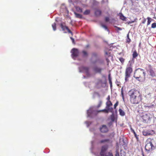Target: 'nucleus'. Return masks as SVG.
I'll return each mask as SVG.
<instances>
[{
    "instance_id": "f257e3e1",
    "label": "nucleus",
    "mask_w": 156,
    "mask_h": 156,
    "mask_svg": "<svg viewBox=\"0 0 156 156\" xmlns=\"http://www.w3.org/2000/svg\"><path fill=\"white\" fill-rule=\"evenodd\" d=\"M100 143H105L101 147V151L100 154H95L96 156H113L112 153L110 152L106 153V151L108 149L109 146L112 145V141L109 139H105L102 140L100 141Z\"/></svg>"
},
{
    "instance_id": "f03ea898",
    "label": "nucleus",
    "mask_w": 156,
    "mask_h": 156,
    "mask_svg": "<svg viewBox=\"0 0 156 156\" xmlns=\"http://www.w3.org/2000/svg\"><path fill=\"white\" fill-rule=\"evenodd\" d=\"M128 94L132 104H137L141 101V95L138 91L132 89L129 91Z\"/></svg>"
},
{
    "instance_id": "7ed1b4c3",
    "label": "nucleus",
    "mask_w": 156,
    "mask_h": 156,
    "mask_svg": "<svg viewBox=\"0 0 156 156\" xmlns=\"http://www.w3.org/2000/svg\"><path fill=\"white\" fill-rule=\"evenodd\" d=\"M94 107H92L90 108V109H92L93 111V112H92V113L91 114L90 113V112L91 111H90V110H89L87 111V117H89L90 118H93L94 116L96 115L98 112H105V113H108V112H112L113 111V108L112 107H110L106 108V109L99 111L94 110L93 109Z\"/></svg>"
},
{
    "instance_id": "20e7f679",
    "label": "nucleus",
    "mask_w": 156,
    "mask_h": 156,
    "mask_svg": "<svg viewBox=\"0 0 156 156\" xmlns=\"http://www.w3.org/2000/svg\"><path fill=\"white\" fill-rule=\"evenodd\" d=\"M91 61L92 63L94 64H101L103 63L102 61L98 57L97 54L96 53H92Z\"/></svg>"
},
{
    "instance_id": "39448f33",
    "label": "nucleus",
    "mask_w": 156,
    "mask_h": 156,
    "mask_svg": "<svg viewBox=\"0 0 156 156\" xmlns=\"http://www.w3.org/2000/svg\"><path fill=\"white\" fill-rule=\"evenodd\" d=\"M146 73L144 70L141 68H137L136 69L134 72L133 77H135V75L142 77V79L145 78Z\"/></svg>"
},
{
    "instance_id": "423d86ee",
    "label": "nucleus",
    "mask_w": 156,
    "mask_h": 156,
    "mask_svg": "<svg viewBox=\"0 0 156 156\" xmlns=\"http://www.w3.org/2000/svg\"><path fill=\"white\" fill-rule=\"evenodd\" d=\"M78 69L80 73H84L87 76H89L90 75L89 71V69L88 67L82 66L79 67Z\"/></svg>"
},
{
    "instance_id": "0eeeda50",
    "label": "nucleus",
    "mask_w": 156,
    "mask_h": 156,
    "mask_svg": "<svg viewBox=\"0 0 156 156\" xmlns=\"http://www.w3.org/2000/svg\"><path fill=\"white\" fill-rule=\"evenodd\" d=\"M132 68L131 66L126 68V70L125 77V80L126 81H128V78L130 77V74L132 73Z\"/></svg>"
},
{
    "instance_id": "6e6552de",
    "label": "nucleus",
    "mask_w": 156,
    "mask_h": 156,
    "mask_svg": "<svg viewBox=\"0 0 156 156\" xmlns=\"http://www.w3.org/2000/svg\"><path fill=\"white\" fill-rule=\"evenodd\" d=\"M72 53V58L75 59V58L78 56L79 51L77 49L75 48H73L71 51Z\"/></svg>"
},
{
    "instance_id": "1a4fd4ad",
    "label": "nucleus",
    "mask_w": 156,
    "mask_h": 156,
    "mask_svg": "<svg viewBox=\"0 0 156 156\" xmlns=\"http://www.w3.org/2000/svg\"><path fill=\"white\" fill-rule=\"evenodd\" d=\"M154 148V147L151 142H150L146 145L145 149L146 150L149 151Z\"/></svg>"
},
{
    "instance_id": "9d476101",
    "label": "nucleus",
    "mask_w": 156,
    "mask_h": 156,
    "mask_svg": "<svg viewBox=\"0 0 156 156\" xmlns=\"http://www.w3.org/2000/svg\"><path fill=\"white\" fill-rule=\"evenodd\" d=\"M100 132L103 133H107L108 131V129L107 126L105 125H102L99 128Z\"/></svg>"
},
{
    "instance_id": "9b49d317",
    "label": "nucleus",
    "mask_w": 156,
    "mask_h": 156,
    "mask_svg": "<svg viewBox=\"0 0 156 156\" xmlns=\"http://www.w3.org/2000/svg\"><path fill=\"white\" fill-rule=\"evenodd\" d=\"M154 133V132L153 130H150L144 131L143 132V135L144 136H147L150 135H152Z\"/></svg>"
},
{
    "instance_id": "f8f14e48",
    "label": "nucleus",
    "mask_w": 156,
    "mask_h": 156,
    "mask_svg": "<svg viewBox=\"0 0 156 156\" xmlns=\"http://www.w3.org/2000/svg\"><path fill=\"white\" fill-rule=\"evenodd\" d=\"M94 71L96 73H101L102 71L104 70V69L95 66L93 68Z\"/></svg>"
},
{
    "instance_id": "ddd939ff",
    "label": "nucleus",
    "mask_w": 156,
    "mask_h": 156,
    "mask_svg": "<svg viewBox=\"0 0 156 156\" xmlns=\"http://www.w3.org/2000/svg\"><path fill=\"white\" fill-rule=\"evenodd\" d=\"M102 101H101V100H100L99 101V104H98V105H97V107L95 106H91V107H90V108L89 109L87 110V111L88 110H90L91 111L90 112V114H91L92 113V112H93V110L92 109H90V108L91 107H94L93 108V109L94 110H96V109L98 108H99V107H100L101 105V104H102Z\"/></svg>"
},
{
    "instance_id": "4468645a",
    "label": "nucleus",
    "mask_w": 156,
    "mask_h": 156,
    "mask_svg": "<svg viewBox=\"0 0 156 156\" xmlns=\"http://www.w3.org/2000/svg\"><path fill=\"white\" fill-rule=\"evenodd\" d=\"M120 145L124 147H126L127 145V142L126 140H125L123 138L120 139Z\"/></svg>"
},
{
    "instance_id": "2eb2a0df",
    "label": "nucleus",
    "mask_w": 156,
    "mask_h": 156,
    "mask_svg": "<svg viewBox=\"0 0 156 156\" xmlns=\"http://www.w3.org/2000/svg\"><path fill=\"white\" fill-rule=\"evenodd\" d=\"M150 117L149 115L146 114L143 115L142 116V119H143V121H144L145 122L149 120L150 119Z\"/></svg>"
},
{
    "instance_id": "dca6fc26",
    "label": "nucleus",
    "mask_w": 156,
    "mask_h": 156,
    "mask_svg": "<svg viewBox=\"0 0 156 156\" xmlns=\"http://www.w3.org/2000/svg\"><path fill=\"white\" fill-rule=\"evenodd\" d=\"M149 72L151 76L153 77L155 76V73L151 66H149Z\"/></svg>"
},
{
    "instance_id": "f3484780",
    "label": "nucleus",
    "mask_w": 156,
    "mask_h": 156,
    "mask_svg": "<svg viewBox=\"0 0 156 156\" xmlns=\"http://www.w3.org/2000/svg\"><path fill=\"white\" fill-rule=\"evenodd\" d=\"M101 10L98 9H95L94 12V14L96 16H100L101 15Z\"/></svg>"
},
{
    "instance_id": "a211bd4d",
    "label": "nucleus",
    "mask_w": 156,
    "mask_h": 156,
    "mask_svg": "<svg viewBox=\"0 0 156 156\" xmlns=\"http://www.w3.org/2000/svg\"><path fill=\"white\" fill-rule=\"evenodd\" d=\"M119 16L120 17V19L122 20L123 21H125L126 18L124 16L123 14L122 13H119Z\"/></svg>"
},
{
    "instance_id": "6ab92c4d",
    "label": "nucleus",
    "mask_w": 156,
    "mask_h": 156,
    "mask_svg": "<svg viewBox=\"0 0 156 156\" xmlns=\"http://www.w3.org/2000/svg\"><path fill=\"white\" fill-rule=\"evenodd\" d=\"M60 27H61L63 31H65L66 30H67L68 27L67 26H64L62 23H61L60 25Z\"/></svg>"
},
{
    "instance_id": "aec40b11",
    "label": "nucleus",
    "mask_w": 156,
    "mask_h": 156,
    "mask_svg": "<svg viewBox=\"0 0 156 156\" xmlns=\"http://www.w3.org/2000/svg\"><path fill=\"white\" fill-rule=\"evenodd\" d=\"M119 114L120 115L122 116L125 115V112L121 109L119 108Z\"/></svg>"
},
{
    "instance_id": "412c9836",
    "label": "nucleus",
    "mask_w": 156,
    "mask_h": 156,
    "mask_svg": "<svg viewBox=\"0 0 156 156\" xmlns=\"http://www.w3.org/2000/svg\"><path fill=\"white\" fill-rule=\"evenodd\" d=\"M74 14L76 17L77 18L82 19L83 18L82 15L79 13H78L76 12H74Z\"/></svg>"
},
{
    "instance_id": "4be33fe9",
    "label": "nucleus",
    "mask_w": 156,
    "mask_h": 156,
    "mask_svg": "<svg viewBox=\"0 0 156 156\" xmlns=\"http://www.w3.org/2000/svg\"><path fill=\"white\" fill-rule=\"evenodd\" d=\"M106 108L110 107V106L112 105V103L110 101H107V102H106Z\"/></svg>"
},
{
    "instance_id": "5701e85b",
    "label": "nucleus",
    "mask_w": 156,
    "mask_h": 156,
    "mask_svg": "<svg viewBox=\"0 0 156 156\" xmlns=\"http://www.w3.org/2000/svg\"><path fill=\"white\" fill-rule=\"evenodd\" d=\"M101 26L105 30H106L107 31H108L109 33V30L108 29L106 25L103 24H101Z\"/></svg>"
},
{
    "instance_id": "b1692460",
    "label": "nucleus",
    "mask_w": 156,
    "mask_h": 156,
    "mask_svg": "<svg viewBox=\"0 0 156 156\" xmlns=\"http://www.w3.org/2000/svg\"><path fill=\"white\" fill-rule=\"evenodd\" d=\"M76 10L79 12H82L83 11L82 9L79 7H76Z\"/></svg>"
},
{
    "instance_id": "393cba45",
    "label": "nucleus",
    "mask_w": 156,
    "mask_h": 156,
    "mask_svg": "<svg viewBox=\"0 0 156 156\" xmlns=\"http://www.w3.org/2000/svg\"><path fill=\"white\" fill-rule=\"evenodd\" d=\"M138 56V54L136 51H135L133 54V58H136Z\"/></svg>"
},
{
    "instance_id": "a878e982",
    "label": "nucleus",
    "mask_w": 156,
    "mask_h": 156,
    "mask_svg": "<svg viewBox=\"0 0 156 156\" xmlns=\"http://www.w3.org/2000/svg\"><path fill=\"white\" fill-rule=\"evenodd\" d=\"M52 27L53 28V29L54 31H55L56 30V24L55 23H54L52 24Z\"/></svg>"
},
{
    "instance_id": "bb28decb",
    "label": "nucleus",
    "mask_w": 156,
    "mask_h": 156,
    "mask_svg": "<svg viewBox=\"0 0 156 156\" xmlns=\"http://www.w3.org/2000/svg\"><path fill=\"white\" fill-rule=\"evenodd\" d=\"M90 11L89 10H86L85 11L83 12V14L85 15H87L90 14Z\"/></svg>"
},
{
    "instance_id": "cd10ccee",
    "label": "nucleus",
    "mask_w": 156,
    "mask_h": 156,
    "mask_svg": "<svg viewBox=\"0 0 156 156\" xmlns=\"http://www.w3.org/2000/svg\"><path fill=\"white\" fill-rule=\"evenodd\" d=\"M134 78H135L137 80L140 81H141V79H140V78H142V77H139V76H138L137 75H135V77H133Z\"/></svg>"
},
{
    "instance_id": "c85d7f7f",
    "label": "nucleus",
    "mask_w": 156,
    "mask_h": 156,
    "mask_svg": "<svg viewBox=\"0 0 156 156\" xmlns=\"http://www.w3.org/2000/svg\"><path fill=\"white\" fill-rule=\"evenodd\" d=\"M111 119L112 122H114L115 120V115L113 114L111 115Z\"/></svg>"
},
{
    "instance_id": "c756f323",
    "label": "nucleus",
    "mask_w": 156,
    "mask_h": 156,
    "mask_svg": "<svg viewBox=\"0 0 156 156\" xmlns=\"http://www.w3.org/2000/svg\"><path fill=\"white\" fill-rule=\"evenodd\" d=\"M114 27L115 28V30L117 31L122 30V29L121 28L118 27L117 26H114Z\"/></svg>"
},
{
    "instance_id": "7c9ffc66",
    "label": "nucleus",
    "mask_w": 156,
    "mask_h": 156,
    "mask_svg": "<svg viewBox=\"0 0 156 156\" xmlns=\"http://www.w3.org/2000/svg\"><path fill=\"white\" fill-rule=\"evenodd\" d=\"M79 0H69V1L70 2H73V3H76L78 2Z\"/></svg>"
},
{
    "instance_id": "2f4dec72",
    "label": "nucleus",
    "mask_w": 156,
    "mask_h": 156,
    "mask_svg": "<svg viewBox=\"0 0 156 156\" xmlns=\"http://www.w3.org/2000/svg\"><path fill=\"white\" fill-rule=\"evenodd\" d=\"M108 80H109V83H112V80H111V76H110V74H109V75H108Z\"/></svg>"
},
{
    "instance_id": "473e14b6",
    "label": "nucleus",
    "mask_w": 156,
    "mask_h": 156,
    "mask_svg": "<svg viewBox=\"0 0 156 156\" xmlns=\"http://www.w3.org/2000/svg\"><path fill=\"white\" fill-rule=\"evenodd\" d=\"M127 42L128 43H129L130 42L131 40L129 38V34H128L127 35Z\"/></svg>"
},
{
    "instance_id": "72a5a7b5",
    "label": "nucleus",
    "mask_w": 156,
    "mask_h": 156,
    "mask_svg": "<svg viewBox=\"0 0 156 156\" xmlns=\"http://www.w3.org/2000/svg\"><path fill=\"white\" fill-rule=\"evenodd\" d=\"M85 123L86 124L87 127H88L91 124V122H90L87 121H86Z\"/></svg>"
},
{
    "instance_id": "f704fd0d",
    "label": "nucleus",
    "mask_w": 156,
    "mask_h": 156,
    "mask_svg": "<svg viewBox=\"0 0 156 156\" xmlns=\"http://www.w3.org/2000/svg\"><path fill=\"white\" fill-rule=\"evenodd\" d=\"M151 19V18H150L149 17L147 18V20H148L147 23V25H149L150 24V23L151 22V21L150 20Z\"/></svg>"
},
{
    "instance_id": "c9c22d12",
    "label": "nucleus",
    "mask_w": 156,
    "mask_h": 156,
    "mask_svg": "<svg viewBox=\"0 0 156 156\" xmlns=\"http://www.w3.org/2000/svg\"><path fill=\"white\" fill-rule=\"evenodd\" d=\"M151 27L152 28H155L156 27V23H153L152 24Z\"/></svg>"
},
{
    "instance_id": "e433bc0d",
    "label": "nucleus",
    "mask_w": 156,
    "mask_h": 156,
    "mask_svg": "<svg viewBox=\"0 0 156 156\" xmlns=\"http://www.w3.org/2000/svg\"><path fill=\"white\" fill-rule=\"evenodd\" d=\"M83 56H86L87 55V52L84 51H83Z\"/></svg>"
},
{
    "instance_id": "4c0bfd02",
    "label": "nucleus",
    "mask_w": 156,
    "mask_h": 156,
    "mask_svg": "<svg viewBox=\"0 0 156 156\" xmlns=\"http://www.w3.org/2000/svg\"><path fill=\"white\" fill-rule=\"evenodd\" d=\"M119 104V102L118 101H117L115 104L114 105V108L115 109L116 107Z\"/></svg>"
},
{
    "instance_id": "58836bf2",
    "label": "nucleus",
    "mask_w": 156,
    "mask_h": 156,
    "mask_svg": "<svg viewBox=\"0 0 156 156\" xmlns=\"http://www.w3.org/2000/svg\"><path fill=\"white\" fill-rule=\"evenodd\" d=\"M132 131L133 132V133L134 135V136H135V137L137 139H138V137L137 136V135L136 134V133L135 131H134V130H132Z\"/></svg>"
},
{
    "instance_id": "ea45409f",
    "label": "nucleus",
    "mask_w": 156,
    "mask_h": 156,
    "mask_svg": "<svg viewBox=\"0 0 156 156\" xmlns=\"http://www.w3.org/2000/svg\"><path fill=\"white\" fill-rule=\"evenodd\" d=\"M119 61L122 62L123 63L124 61V59L122 58H119Z\"/></svg>"
},
{
    "instance_id": "a19ab883",
    "label": "nucleus",
    "mask_w": 156,
    "mask_h": 156,
    "mask_svg": "<svg viewBox=\"0 0 156 156\" xmlns=\"http://www.w3.org/2000/svg\"><path fill=\"white\" fill-rule=\"evenodd\" d=\"M121 95L122 96V98L124 100V94H123V91L122 88L121 89Z\"/></svg>"
},
{
    "instance_id": "79ce46f5",
    "label": "nucleus",
    "mask_w": 156,
    "mask_h": 156,
    "mask_svg": "<svg viewBox=\"0 0 156 156\" xmlns=\"http://www.w3.org/2000/svg\"><path fill=\"white\" fill-rule=\"evenodd\" d=\"M105 20L106 22H108L109 20V18L108 17H105Z\"/></svg>"
},
{
    "instance_id": "37998d69",
    "label": "nucleus",
    "mask_w": 156,
    "mask_h": 156,
    "mask_svg": "<svg viewBox=\"0 0 156 156\" xmlns=\"http://www.w3.org/2000/svg\"><path fill=\"white\" fill-rule=\"evenodd\" d=\"M70 38L71 40L72 41L73 43V44H75V41H74V39L72 37H70Z\"/></svg>"
},
{
    "instance_id": "c03bdc74",
    "label": "nucleus",
    "mask_w": 156,
    "mask_h": 156,
    "mask_svg": "<svg viewBox=\"0 0 156 156\" xmlns=\"http://www.w3.org/2000/svg\"><path fill=\"white\" fill-rule=\"evenodd\" d=\"M67 31L68 33H71L72 35H73V33L71 31V30L69 29L68 27L66 30Z\"/></svg>"
},
{
    "instance_id": "a18cd8bd",
    "label": "nucleus",
    "mask_w": 156,
    "mask_h": 156,
    "mask_svg": "<svg viewBox=\"0 0 156 156\" xmlns=\"http://www.w3.org/2000/svg\"><path fill=\"white\" fill-rule=\"evenodd\" d=\"M115 156H119V153L118 151H116Z\"/></svg>"
},
{
    "instance_id": "49530a36",
    "label": "nucleus",
    "mask_w": 156,
    "mask_h": 156,
    "mask_svg": "<svg viewBox=\"0 0 156 156\" xmlns=\"http://www.w3.org/2000/svg\"><path fill=\"white\" fill-rule=\"evenodd\" d=\"M98 83L100 84H102V82L101 79H99L98 80Z\"/></svg>"
},
{
    "instance_id": "de8ad7c7",
    "label": "nucleus",
    "mask_w": 156,
    "mask_h": 156,
    "mask_svg": "<svg viewBox=\"0 0 156 156\" xmlns=\"http://www.w3.org/2000/svg\"><path fill=\"white\" fill-rule=\"evenodd\" d=\"M134 22V21H129V22H128V24H130V23H133Z\"/></svg>"
},
{
    "instance_id": "09e8293b",
    "label": "nucleus",
    "mask_w": 156,
    "mask_h": 156,
    "mask_svg": "<svg viewBox=\"0 0 156 156\" xmlns=\"http://www.w3.org/2000/svg\"><path fill=\"white\" fill-rule=\"evenodd\" d=\"M107 99L108 101H110V96L109 95L108 96Z\"/></svg>"
},
{
    "instance_id": "8fccbe9b",
    "label": "nucleus",
    "mask_w": 156,
    "mask_h": 156,
    "mask_svg": "<svg viewBox=\"0 0 156 156\" xmlns=\"http://www.w3.org/2000/svg\"><path fill=\"white\" fill-rule=\"evenodd\" d=\"M94 128H92V129H90V132H92L93 131H94Z\"/></svg>"
},
{
    "instance_id": "3c124183",
    "label": "nucleus",
    "mask_w": 156,
    "mask_h": 156,
    "mask_svg": "<svg viewBox=\"0 0 156 156\" xmlns=\"http://www.w3.org/2000/svg\"><path fill=\"white\" fill-rule=\"evenodd\" d=\"M106 1L108 2V0H102V2L103 3L105 2Z\"/></svg>"
},
{
    "instance_id": "603ef678",
    "label": "nucleus",
    "mask_w": 156,
    "mask_h": 156,
    "mask_svg": "<svg viewBox=\"0 0 156 156\" xmlns=\"http://www.w3.org/2000/svg\"><path fill=\"white\" fill-rule=\"evenodd\" d=\"M82 2H86L87 0H81Z\"/></svg>"
},
{
    "instance_id": "864d4df0",
    "label": "nucleus",
    "mask_w": 156,
    "mask_h": 156,
    "mask_svg": "<svg viewBox=\"0 0 156 156\" xmlns=\"http://www.w3.org/2000/svg\"><path fill=\"white\" fill-rule=\"evenodd\" d=\"M110 87H111V88L112 87V83H110Z\"/></svg>"
},
{
    "instance_id": "5fc2aeb1",
    "label": "nucleus",
    "mask_w": 156,
    "mask_h": 156,
    "mask_svg": "<svg viewBox=\"0 0 156 156\" xmlns=\"http://www.w3.org/2000/svg\"><path fill=\"white\" fill-rule=\"evenodd\" d=\"M93 141H92L91 142V144H92L91 148H93Z\"/></svg>"
},
{
    "instance_id": "6e6d98bb",
    "label": "nucleus",
    "mask_w": 156,
    "mask_h": 156,
    "mask_svg": "<svg viewBox=\"0 0 156 156\" xmlns=\"http://www.w3.org/2000/svg\"><path fill=\"white\" fill-rule=\"evenodd\" d=\"M112 123L111 122H109V125H111Z\"/></svg>"
},
{
    "instance_id": "4d7b16f0",
    "label": "nucleus",
    "mask_w": 156,
    "mask_h": 156,
    "mask_svg": "<svg viewBox=\"0 0 156 156\" xmlns=\"http://www.w3.org/2000/svg\"><path fill=\"white\" fill-rule=\"evenodd\" d=\"M105 54H106V55H108V53H107V52H105Z\"/></svg>"
},
{
    "instance_id": "13d9d810",
    "label": "nucleus",
    "mask_w": 156,
    "mask_h": 156,
    "mask_svg": "<svg viewBox=\"0 0 156 156\" xmlns=\"http://www.w3.org/2000/svg\"><path fill=\"white\" fill-rule=\"evenodd\" d=\"M83 78H85L86 77L84 76H83Z\"/></svg>"
},
{
    "instance_id": "bf43d9fd",
    "label": "nucleus",
    "mask_w": 156,
    "mask_h": 156,
    "mask_svg": "<svg viewBox=\"0 0 156 156\" xmlns=\"http://www.w3.org/2000/svg\"><path fill=\"white\" fill-rule=\"evenodd\" d=\"M57 18H56V19H55V21H57Z\"/></svg>"
},
{
    "instance_id": "052dcab7",
    "label": "nucleus",
    "mask_w": 156,
    "mask_h": 156,
    "mask_svg": "<svg viewBox=\"0 0 156 156\" xmlns=\"http://www.w3.org/2000/svg\"><path fill=\"white\" fill-rule=\"evenodd\" d=\"M64 33H66V32H64Z\"/></svg>"
},
{
    "instance_id": "680f3d73",
    "label": "nucleus",
    "mask_w": 156,
    "mask_h": 156,
    "mask_svg": "<svg viewBox=\"0 0 156 156\" xmlns=\"http://www.w3.org/2000/svg\"><path fill=\"white\" fill-rule=\"evenodd\" d=\"M143 154V156H144V154Z\"/></svg>"
},
{
    "instance_id": "e2e57ef3",
    "label": "nucleus",
    "mask_w": 156,
    "mask_h": 156,
    "mask_svg": "<svg viewBox=\"0 0 156 156\" xmlns=\"http://www.w3.org/2000/svg\"><path fill=\"white\" fill-rule=\"evenodd\" d=\"M142 23H144V22H142Z\"/></svg>"
}]
</instances>
